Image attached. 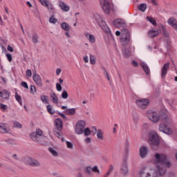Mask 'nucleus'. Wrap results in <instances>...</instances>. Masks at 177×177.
I'll use <instances>...</instances> for the list:
<instances>
[{"label":"nucleus","instance_id":"obj_1","mask_svg":"<svg viewBox=\"0 0 177 177\" xmlns=\"http://www.w3.org/2000/svg\"><path fill=\"white\" fill-rule=\"evenodd\" d=\"M154 158L156 172H158L160 176L165 175L167 168H171V167H172V162L169 160V157L165 153H156L154 154Z\"/></svg>","mask_w":177,"mask_h":177},{"label":"nucleus","instance_id":"obj_2","mask_svg":"<svg viewBox=\"0 0 177 177\" xmlns=\"http://www.w3.org/2000/svg\"><path fill=\"white\" fill-rule=\"evenodd\" d=\"M149 143L152 147V149L156 150V147H158L160 146V138H158V136L157 133L153 131H151L149 135Z\"/></svg>","mask_w":177,"mask_h":177},{"label":"nucleus","instance_id":"obj_3","mask_svg":"<svg viewBox=\"0 0 177 177\" xmlns=\"http://www.w3.org/2000/svg\"><path fill=\"white\" fill-rule=\"evenodd\" d=\"M44 135V132L40 129H37L36 132H32L30 134V138L33 140V142H37L39 145H42L44 143V137L42 136Z\"/></svg>","mask_w":177,"mask_h":177},{"label":"nucleus","instance_id":"obj_4","mask_svg":"<svg viewBox=\"0 0 177 177\" xmlns=\"http://www.w3.org/2000/svg\"><path fill=\"white\" fill-rule=\"evenodd\" d=\"M55 124V129L53 130L54 135H55L57 138L62 139V142H64V138L62 137V132H60V131L63 129V121H62V119H56Z\"/></svg>","mask_w":177,"mask_h":177},{"label":"nucleus","instance_id":"obj_5","mask_svg":"<svg viewBox=\"0 0 177 177\" xmlns=\"http://www.w3.org/2000/svg\"><path fill=\"white\" fill-rule=\"evenodd\" d=\"M94 20L97 23L98 26L106 32V34H110V28L106 24V22L103 21L102 17L98 14H95L93 16Z\"/></svg>","mask_w":177,"mask_h":177},{"label":"nucleus","instance_id":"obj_6","mask_svg":"<svg viewBox=\"0 0 177 177\" xmlns=\"http://www.w3.org/2000/svg\"><path fill=\"white\" fill-rule=\"evenodd\" d=\"M121 37L120 42L123 46H127V45L129 44V41H131V35H129V31L127 29L124 28L121 30Z\"/></svg>","mask_w":177,"mask_h":177},{"label":"nucleus","instance_id":"obj_7","mask_svg":"<svg viewBox=\"0 0 177 177\" xmlns=\"http://www.w3.org/2000/svg\"><path fill=\"white\" fill-rule=\"evenodd\" d=\"M85 129V122L84 120H80L77 122L75 126V133L77 135H82L84 133V131Z\"/></svg>","mask_w":177,"mask_h":177},{"label":"nucleus","instance_id":"obj_8","mask_svg":"<svg viewBox=\"0 0 177 177\" xmlns=\"http://www.w3.org/2000/svg\"><path fill=\"white\" fill-rule=\"evenodd\" d=\"M101 5L102 6V9L106 15H110V12H111V3H110L109 0H101Z\"/></svg>","mask_w":177,"mask_h":177},{"label":"nucleus","instance_id":"obj_9","mask_svg":"<svg viewBox=\"0 0 177 177\" xmlns=\"http://www.w3.org/2000/svg\"><path fill=\"white\" fill-rule=\"evenodd\" d=\"M147 115L149 120L152 121V122H158V121H160V115L156 111H149L147 113Z\"/></svg>","mask_w":177,"mask_h":177},{"label":"nucleus","instance_id":"obj_10","mask_svg":"<svg viewBox=\"0 0 177 177\" xmlns=\"http://www.w3.org/2000/svg\"><path fill=\"white\" fill-rule=\"evenodd\" d=\"M136 103L139 107V109H146L149 106V104L150 103V100L149 99H145V98H139L136 100Z\"/></svg>","mask_w":177,"mask_h":177},{"label":"nucleus","instance_id":"obj_11","mask_svg":"<svg viewBox=\"0 0 177 177\" xmlns=\"http://www.w3.org/2000/svg\"><path fill=\"white\" fill-rule=\"evenodd\" d=\"M25 162L26 164H28V165H30V167H41V162L39 161L30 157L26 158Z\"/></svg>","mask_w":177,"mask_h":177},{"label":"nucleus","instance_id":"obj_12","mask_svg":"<svg viewBox=\"0 0 177 177\" xmlns=\"http://www.w3.org/2000/svg\"><path fill=\"white\" fill-rule=\"evenodd\" d=\"M38 1L39 2H40V3L43 6H46L48 9L50 13H55V8H53V6L50 4V1H48V0H38Z\"/></svg>","mask_w":177,"mask_h":177},{"label":"nucleus","instance_id":"obj_13","mask_svg":"<svg viewBox=\"0 0 177 177\" xmlns=\"http://www.w3.org/2000/svg\"><path fill=\"white\" fill-rule=\"evenodd\" d=\"M159 131H160V132H163V133H166L167 135H172V129L167 127L164 123L160 124Z\"/></svg>","mask_w":177,"mask_h":177},{"label":"nucleus","instance_id":"obj_14","mask_svg":"<svg viewBox=\"0 0 177 177\" xmlns=\"http://www.w3.org/2000/svg\"><path fill=\"white\" fill-rule=\"evenodd\" d=\"M113 26H115L117 28H122L124 27H126L127 24L125 23V21L123 19H118L113 22Z\"/></svg>","mask_w":177,"mask_h":177},{"label":"nucleus","instance_id":"obj_15","mask_svg":"<svg viewBox=\"0 0 177 177\" xmlns=\"http://www.w3.org/2000/svg\"><path fill=\"white\" fill-rule=\"evenodd\" d=\"M169 62H167L164 64V66L162 68L161 70V77L165 78V75H167V73H168V70H169Z\"/></svg>","mask_w":177,"mask_h":177},{"label":"nucleus","instance_id":"obj_16","mask_svg":"<svg viewBox=\"0 0 177 177\" xmlns=\"http://www.w3.org/2000/svg\"><path fill=\"white\" fill-rule=\"evenodd\" d=\"M33 81H35V84L38 85V86H42V79L39 75L35 73L32 76Z\"/></svg>","mask_w":177,"mask_h":177},{"label":"nucleus","instance_id":"obj_17","mask_svg":"<svg viewBox=\"0 0 177 177\" xmlns=\"http://www.w3.org/2000/svg\"><path fill=\"white\" fill-rule=\"evenodd\" d=\"M93 129L95 130V132H97V138L99 140H104V132L102 129H96V127H93Z\"/></svg>","mask_w":177,"mask_h":177},{"label":"nucleus","instance_id":"obj_18","mask_svg":"<svg viewBox=\"0 0 177 177\" xmlns=\"http://www.w3.org/2000/svg\"><path fill=\"white\" fill-rule=\"evenodd\" d=\"M147 153H149V149H147V147L142 146L140 149V156L141 158H145L146 156H147Z\"/></svg>","mask_w":177,"mask_h":177},{"label":"nucleus","instance_id":"obj_19","mask_svg":"<svg viewBox=\"0 0 177 177\" xmlns=\"http://www.w3.org/2000/svg\"><path fill=\"white\" fill-rule=\"evenodd\" d=\"M50 98L51 99V102L55 103V104H59V97H57V95L55 92L53 91V93H50Z\"/></svg>","mask_w":177,"mask_h":177},{"label":"nucleus","instance_id":"obj_20","mask_svg":"<svg viewBox=\"0 0 177 177\" xmlns=\"http://www.w3.org/2000/svg\"><path fill=\"white\" fill-rule=\"evenodd\" d=\"M59 6L62 10H64V12H68V10H70V7L66 6L65 3L62 1H59Z\"/></svg>","mask_w":177,"mask_h":177},{"label":"nucleus","instance_id":"obj_21","mask_svg":"<svg viewBox=\"0 0 177 177\" xmlns=\"http://www.w3.org/2000/svg\"><path fill=\"white\" fill-rule=\"evenodd\" d=\"M8 132H9V130L8 129L6 124L0 123V133H8Z\"/></svg>","mask_w":177,"mask_h":177},{"label":"nucleus","instance_id":"obj_22","mask_svg":"<svg viewBox=\"0 0 177 177\" xmlns=\"http://www.w3.org/2000/svg\"><path fill=\"white\" fill-rule=\"evenodd\" d=\"M157 35H158V30L151 29L149 31L148 37H149V38H154V37H157Z\"/></svg>","mask_w":177,"mask_h":177},{"label":"nucleus","instance_id":"obj_23","mask_svg":"<svg viewBox=\"0 0 177 177\" xmlns=\"http://www.w3.org/2000/svg\"><path fill=\"white\" fill-rule=\"evenodd\" d=\"M64 113L66 114V115H74V114H75V109H66L64 111Z\"/></svg>","mask_w":177,"mask_h":177},{"label":"nucleus","instance_id":"obj_24","mask_svg":"<svg viewBox=\"0 0 177 177\" xmlns=\"http://www.w3.org/2000/svg\"><path fill=\"white\" fill-rule=\"evenodd\" d=\"M86 38H88V41L91 42V44H94L95 41V36L93 35H90L89 33H86L85 34Z\"/></svg>","mask_w":177,"mask_h":177},{"label":"nucleus","instance_id":"obj_25","mask_svg":"<svg viewBox=\"0 0 177 177\" xmlns=\"http://www.w3.org/2000/svg\"><path fill=\"white\" fill-rule=\"evenodd\" d=\"M123 55H124V57L128 59V57H129L130 56H132V53L131 52V50L129 49L125 48L123 50Z\"/></svg>","mask_w":177,"mask_h":177},{"label":"nucleus","instance_id":"obj_26","mask_svg":"<svg viewBox=\"0 0 177 177\" xmlns=\"http://www.w3.org/2000/svg\"><path fill=\"white\" fill-rule=\"evenodd\" d=\"M167 23L169 24V26L174 27V25L177 23V20L175 17H171L168 19Z\"/></svg>","mask_w":177,"mask_h":177},{"label":"nucleus","instance_id":"obj_27","mask_svg":"<svg viewBox=\"0 0 177 177\" xmlns=\"http://www.w3.org/2000/svg\"><path fill=\"white\" fill-rule=\"evenodd\" d=\"M40 99L43 103H45V104H49V100L47 95H41Z\"/></svg>","mask_w":177,"mask_h":177},{"label":"nucleus","instance_id":"obj_28","mask_svg":"<svg viewBox=\"0 0 177 177\" xmlns=\"http://www.w3.org/2000/svg\"><path fill=\"white\" fill-rule=\"evenodd\" d=\"M140 66L141 67L143 68L145 74H147V75H148L149 74V67L147 66V65H146V64H145V62H140Z\"/></svg>","mask_w":177,"mask_h":177},{"label":"nucleus","instance_id":"obj_29","mask_svg":"<svg viewBox=\"0 0 177 177\" xmlns=\"http://www.w3.org/2000/svg\"><path fill=\"white\" fill-rule=\"evenodd\" d=\"M6 143H7V145H10L11 146H16L17 145L16 140L15 139H8L6 140Z\"/></svg>","mask_w":177,"mask_h":177},{"label":"nucleus","instance_id":"obj_30","mask_svg":"<svg viewBox=\"0 0 177 177\" xmlns=\"http://www.w3.org/2000/svg\"><path fill=\"white\" fill-rule=\"evenodd\" d=\"M9 93L6 91H3V93L0 91V97H3L4 99H9Z\"/></svg>","mask_w":177,"mask_h":177},{"label":"nucleus","instance_id":"obj_31","mask_svg":"<svg viewBox=\"0 0 177 177\" xmlns=\"http://www.w3.org/2000/svg\"><path fill=\"white\" fill-rule=\"evenodd\" d=\"M61 27L63 28V30H65V31H68L70 30V25L66 22H63L61 24Z\"/></svg>","mask_w":177,"mask_h":177},{"label":"nucleus","instance_id":"obj_32","mask_svg":"<svg viewBox=\"0 0 177 177\" xmlns=\"http://www.w3.org/2000/svg\"><path fill=\"white\" fill-rule=\"evenodd\" d=\"M83 133L84 136H89L91 133H92V131H91V129H89V128L86 127V129H84V130H83Z\"/></svg>","mask_w":177,"mask_h":177},{"label":"nucleus","instance_id":"obj_33","mask_svg":"<svg viewBox=\"0 0 177 177\" xmlns=\"http://www.w3.org/2000/svg\"><path fill=\"white\" fill-rule=\"evenodd\" d=\"M48 151H50V153H51L52 156H53L54 157H57L59 153L55 150L54 148L50 147L48 149Z\"/></svg>","mask_w":177,"mask_h":177},{"label":"nucleus","instance_id":"obj_34","mask_svg":"<svg viewBox=\"0 0 177 177\" xmlns=\"http://www.w3.org/2000/svg\"><path fill=\"white\" fill-rule=\"evenodd\" d=\"M122 174L124 175H127V174H128V166H127V165H124L122 167Z\"/></svg>","mask_w":177,"mask_h":177},{"label":"nucleus","instance_id":"obj_35","mask_svg":"<svg viewBox=\"0 0 177 177\" xmlns=\"http://www.w3.org/2000/svg\"><path fill=\"white\" fill-rule=\"evenodd\" d=\"M147 20H149V21H150V23H151V24H153V26H157V22H156V19H153V17H147Z\"/></svg>","mask_w":177,"mask_h":177},{"label":"nucleus","instance_id":"obj_36","mask_svg":"<svg viewBox=\"0 0 177 177\" xmlns=\"http://www.w3.org/2000/svg\"><path fill=\"white\" fill-rule=\"evenodd\" d=\"M39 38V37H38V35H37V34L32 35V41L33 44H37Z\"/></svg>","mask_w":177,"mask_h":177},{"label":"nucleus","instance_id":"obj_37","mask_svg":"<svg viewBox=\"0 0 177 177\" xmlns=\"http://www.w3.org/2000/svg\"><path fill=\"white\" fill-rule=\"evenodd\" d=\"M114 169V167H113V165H111L108 171L106 172V174L104 176V177H109L110 176V174H111V172L113 171Z\"/></svg>","mask_w":177,"mask_h":177},{"label":"nucleus","instance_id":"obj_38","mask_svg":"<svg viewBox=\"0 0 177 177\" xmlns=\"http://www.w3.org/2000/svg\"><path fill=\"white\" fill-rule=\"evenodd\" d=\"M90 63L91 64H96V57L95 55H90Z\"/></svg>","mask_w":177,"mask_h":177},{"label":"nucleus","instance_id":"obj_39","mask_svg":"<svg viewBox=\"0 0 177 177\" xmlns=\"http://www.w3.org/2000/svg\"><path fill=\"white\" fill-rule=\"evenodd\" d=\"M146 8H147L146 4L142 3L138 7V10H140L141 12H145V10H146Z\"/></svg>","mask_w":177,"mask_h":177},{"label":"nucleus","instance_id":"obj_40","mask_svg":"<svg viewBox=\"0 0 177 177\" xmlns=\"http://www.w3.org/2000/svg\"><path fill=\"white\" fill-rule=\"evenodd\" d=\"M49 22L53 24H56V23H57V20L56 18H55V15L51 16V17L49 19Z\"/></svg>","mask_w":177,"mask_h":177},{"label":"nucleus","instance_id":"obj_41","mask_svg":"<svg viewBox=\"0 0 177 177\" xmlns=\"http://www.w3.org/2000/svg\"><path fill=\"white\" fill-rule=\"evenodd\" d=\"M47 111L49 113V114H55V112L52 110V105L48 104L47 105Z\"/></svg>","mask_w":177,"mask_h":177},{"label":"nucleus","instance_id":"obj_42","mask_svg":"<svg viewBox=\"0 0 177 177\" xmlns=\"http://www.w3.org/2000/svg\"><path fill=\"white\" fill-rule=\"evenodd\" d=\"M62 99H68V93H67V91H64L62 92Z\"/></svg>","mask_w":177,"mask_h":177},{"label":"nucleus","instance_id":"obj_43","mask_svg":"<svg viewBox=\"0 0 177 177\" xmlns=\"http://www.w3.org/2000/svg\"><path fill=\"white\" fill-rule=\"evenodd\" d=\"M15 99L20 104H22L21 103V97L17 94V93H15Z\"/></svg>","mask_w":177,"mask_h":177},{"label":"nucleus","instance_id":"obj_44","mask_svg":"<svg viewBox=\"0 0 177 177\" xmlns=\"http://www.w3.org/2000/svg\"><path fill=\"white\" fill-rule=\"evenodd\" d=\"M13 124L15 128H21V124L17 121H14Z\"/></svg>","mask_w":177,"mask_h":177},{"label":"nucleus","instance_id":"obj_45","mask_svg":"<svg viewBox=\"0 0 177 177\" xmlns=\"http://www.w3.org/2000/svg\"><path fill=\"white\" fill-rule=\"evenodd\" d=\"M92 171L95 172V174H100V171L97 168V166H95L94 167L92 168Z\"/></svg>","mask_w":177,"mask_h":177},{"label":"nucleus","instance_id":"obj_46","mask_svg":"<svg viewBox=\"0 0 177 177\" xmlns=\"http://www.w3.org/2000/svg\"><path fill=\"white\" fill-rule=\"evenodd\" d=\"M30 92L34 95L37 92V88H35V86H30Z\"/></svg>","mask_w":177,"mask_h":177},{"label":"nucleus","instance_id":"obj_47","mask_svg":"<svg viewBox=\"0 0 177 177\" xmlns=\"http://www.w3.org/2000/svg\"><path fill=\"white\" fill-rule=\"evenodd\" d=\"M56 89L57 91H58V92H60L62 89V85H60V84L57 83L56 84Z\"/></svg>","mask_w":177,"mask_h":177},{"label":"nucleus","instance_id":"obj_48","mask_svg":"<svg viewBox=\"0 0 177 177\" xmlns=\"http://www.w3.org/2000/svg\"><path fill=\"white\" fill-rule=\"evenodd\" d=\"M21 86H24L26 89H28V84H27V82H22L21 83Z\"/></svg>","mask_w":177,"mask_h":177},{"label":"nucleus","instance_id":"obj_49","mask_svg":"<svg viewBox=\"0 0 177 177\" xmlns=\"http://www.w3.org/2000/svg\"><path fill=\"white\" fill-rule=\"evenodd\" d=\"M154 96L155 97H158L160 96V89H156Z\"/></svg>","mask_w":177,"mask_h":177},{"label":"nucleus","instance_id":"obj_50","mask_svg":"<svg viewBox=\"0 0 177 177\" xmlns=\"http://www.w3.org/2000/svg\"><path fill=\"white\" fill-rule=\"evenodd\" d=\"M66 146L68 149H73V143H71V142L67 141Z\"/></svg>","mask_w":177,"mask_h":177},{"label":"nucleus","instance_id":"obj_51","mask_svg":"<svg viewBox=\"0 0 177 177\" xmlns=\"http://www.w3.org/2000/svg\"><path fill=\"white\" fill-rule=\"evenodd\" d=\"M0 109L1 110H6L8 106L3 104H0Z\"/></svg>","mask_w":177,"mask_h":177},{"label":"nucleus","instance_id":"obj_52","mask_svg":"<svg viewBox=\"0 0 177 177\" xmlns=\"http://www.w3.org/2000/svg\"><path fill=\"white\" fill-rule=\"evenodd\" d=\"M171 121V118L169 117L166 116L163 118V122H169Z\"/></svg>","mask_w":177,"mask_h":177},{"label":"nucleus","instance_id":"obj_53","mask_svg":"<svg viewBox=\"0 0 177 177\" xmlns=\"http://www.w3.org/2000/svg\"><path fill=\"white\" fill-rule=\"evenodd\" d=\"M86 172L87 174H91V172H92V167H87L86 168Z\"/></svg>","mask_w":177,"mask_h":177},{"label":"nucleus","instance_id":"obj_54","mask_svg":"<svg viewBox=\"0 0 177 177\" xmlns=\"http://www.w3.org/2000/svg\"><path fill=\"white\" fill-rule=\"evenodd\" d=\"M26 75H28V77H31L32 75V73L31 72V70L28 69L26 71Z\"/></svg>","mask_w":177,"mask_h":177},{"label":"nucleus","instance_id":"obj_55","mask_svg":"<svg viewBox=\"0 0 177 177\" xmlns=\"http://www.w3.org/2000/svg\"><path fill=\"white\" fill-rule=\"evenodd\" d=\"M59 115H60V117H62V118H63L64 120H67V117L66 116V115H64V113H62L60 112L58 113Z\"/></svg>","mask_w":177,"mask_h":177},{"label":"nucleus","instance_id":"obj_56","mask_svg":"<svg viewBox=\"0 0 177 177\" xmlns=\"http://www.w3.org/2000/svg\"><path fill=\"white\" fill-rule=\"evenodd\" d=\"M6 57L8 60V62H12V55L10 54H6Z\"/></svg>","mask_w":177,"mask_h":177},{"label":"nucleus","instance_id":"obj_57","mask_svg":"<svg viewBox=\"0 0 177 177\" xmlns=\"http://www.w3.org/2000/svg\"><path fill=\"white\" fill-rule=\"evenodd\" d=\"M132 66H133V67H138V66H139V64L138 63V62L133 60Z\"/></svg>","mask_w":177,"mask_h":177},{"label":"nucleus","instance_id":"obj_58","mask_svg":"<svg viewBox=\"0 0 177 177\" xmlns=\"http://www.w3.org/2000/svg\"><path fill=\"white\" fill-rule=\"evenodd\" d=\"M83 60L85 63H88L89 62V59L88 58V56H86V55L84 57Z\"/></svg>","mask_w":177,"mask_h":177},{"label":"nucleus","instance_id":"obj_59","mask_svg":"<svg viewBox=\"0 0 177 177\" xmlns=\"http://www.w3.org/2000/svg\"><path fill=\"white\" fill-rule=\"evenodd\" d=\"M84 142H86V143H91V142H92V139H91V138H86L84 140Z\"/></svg>","mask_w":177,"mask_h":177},{"label":"nucleus","instance_id":"obj_60","mask_svg":"<svg viewBox=\"0 0 177 177\" xmlns=\"http://www.w3.org/2000/svg\"><path fill=\"white\" fill-rule=\"evenodd\" d=\"M7 50L9 51V52H13V48H12V46H8V48H7Z\"/></svg>","mask_w":177,"mask_h":177},{"label":"nucleus","instance_id":"obj_61","mask_svg":"<svg viewBox=\"0 0 177 177\" xmlns=\"http://www.w3.org/2000/svg\"><path fill=\"white\" fill-rule=\"evenodd\" d=\"M12 158H14V160H19V156H17V154L14 153L12 155Z\"/></svg>","mask_w":177,"mask_h":177},{"label":"nucleus","instance_id":"obj_62","mask_svg":"<svg viewBox=\"0 0 177 177\" xmlns=\"http://www.w3.org/2000/svg\"><path fill=\"white\" fill-rule=\"evenodd\" d=\"M60 73H62V69H60V68H57V70H56V74H57V75H59V74H60Z\"/></svg>","mask_w":177,"mask_h":177},{"label":"nucleus","instance_id":"obj_63","mask_svg":"<svg viewBox=\"0 0 177 177\" xmlns=\"http://www.w3.org/2000/svg\"><path fill=\"white\" fill-rule=\"evenodd\" d=\"M105 73H106V75L108 81H110V76L109 75V73H107V71H105Z\"/></svg>","mask_w":177,"mask_h":177},{"label":"nucleus","instance_id":"obj_64","mask_svg":"<svg viewBox=\"0 0 177 177\" xmlns=\"http://www.w3.org/2000/svg\"><path fill=\"white\" fill-rule=\"evenodd\" d=\"M172 28L177 31V23L176 24L174 25V26H172Z\"/></svg>","mask_w":177,"mask_h":177}]
</instances>
